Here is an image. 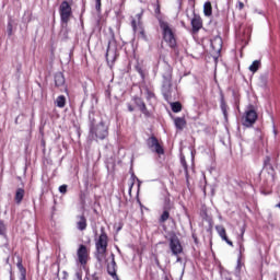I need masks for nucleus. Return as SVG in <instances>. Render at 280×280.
<instances>
[{
	"label": "nucleus",
	"instance_id": "1",
	"mask_svg": "<svg viewBox=\"0 0 280 280\" xmlns=\"http://www.w3.org/2000/svg\"><path fill=\"white\" fill-rule=\"evenodd\" d=\"M159 24H160V30H162L163 40L166 43V45H168L171 49H174L176 51L178 47L176 33L174 32L172 26H170V23H167L166 21L160 20Z\"/></svg>",
	"mask_w": 280,
	"mask_h": 280
},
{
	"label": "nucleus",
	"instance_id": "2",
	"mask_svg": "<svg viewBox=\"0 0 280 280\" xmlns=\"http://www.w3.org/2000/svg\"><path fill=\"white\" fill-rule=\"evenodd\" d=\"M96 248V259L97 261H102L104 257H106V253H108V234H106V228H101V234L95 242Z\"/></svg>",
	"mask_w": 280,
	"mask_h": 280
},
{
	"label": "nucleus",
	"instance_id": "3",
	"mask_svg": "<svg viewBox=\"0 0 280 280\" xmlns=\"http://www.w3.org/2000/svg\"><path fill=\"white\" fill-rule=\"evenodd\" d=\"M257 119H259V114H257V106L254 104L247 105L242 116V125L245 128H253V126L257 124Z\"/></svg>",
	"mask_w": 280,
	"mask_h": 280
},
{
	"label": "nucleus",
	"instance_id": "4",
	"mask_svg": "<svg viewBox=\"0 0 280 280\" xmlns=\"http://www.w3.org/2000/svg\"><path fill=\"white\" fill-rule=\"evenodd\" d=\"M90 133L92 137H94L96 140L100 139L101 141H104L106 137H108V126L104 124V121H101L100 125H95V118L90 116Z\"/></svg>",
	"mask_w": 280,
	"mask_h": 280
},
{
	"label": "nucleus",
	"instance_id": "5",
	"mask_svg": "<svg viewBox=\"0 0 280 280\" xmlns=\"http://www.w3.org/2000/svg\"><path fill=\"white\" fill-rule=\"evenodd\" d=\"M172 73H173L172 67L166 66L162 74V78H163L162 89H163V95L165 100H170V97H172Z\"/></svg>",
	"mask_w": 280,
	"mask_h": 280
},
{
	"label": "nucleus",
	"instance_id": "6",
	"mask_svg": "<svg viewBox=\"0 0 280 280\" xmlns=\"http://www.w3.org/2000/svg\"><path fill=\"white\" fill-rule=\"evenodd\" d=\"M165 238L168 241V246L172 255L178 257L183 253V244H180V238L176 235V232H170Z\"/></svg>",
	"mask_w": 280,
	"mask_h": 280
},
{
	"label": "nucleus",
	"instance_id": "7",
	"mask_svg": "<svg viewBox=\"0 0 280 280\" xmlns=\"http://www.w3.org/2000/svg\"><path fill=\"white\" fill-rule=\"evenodd\" d=\"M60 21L62 26H68L71 21V16H73V9H71V4L65 0L61 2L59 7Z\"/></svg>",
	"mask_w": 280,
	"mask_h": 280
},
{
	"label": "nucleus",
	"instance_id": "8",
	"mask_svg": "<svg viewBox=\"0 0 280 280\" xmlns=\"http://www.w3.org/2000/svg\"><path fill=\"white\" fill-rule=\"evenodd\" d=\"M141 19H143V13L136 14V19L132 18L131 20V27L135 34H138L142 40H148V35H145V28H143Z\"/></svg>",
	"mask_w": 280,
	"mask_h": 280
},
{
	"label": "nucleus",
	"instance_id": "9",
	"mask_svg": "<svg viewBox=\"0 0 280 280\" xmlns=\"http://www.w3.org/2000/svg\"><path fill=\"white\" fill-rule=\"evenodd\" d=\"M77 261L82 266V268H86V264H89L91 259V250L86 245L81 244L77 249Z\"/></svg>",
	"mask_w": 280,
	"mask_h": 280
},
{
	"label": "nucleus",
	"instance_id": "10",
	"mask_svg": "<svg viewBox=\"0 0 280 280\" xmlns=\"http://www.w3.org/2000/svg\"><path fill=\"white\" fill-rule=\"evenodd\" d=\"M147 145L149 150L156 152L159 155L165 154V149H163V145H161V142H159L156 136L149 137L147 140Z\"/></svg>",
	"mask_w": 280,
	"mask_h": 280
},
{
	"label": "nucleus",
	"instance_id": "11",
	"mask_svg": "<svg viewBox=\"0 0 280 280\" xmlns=\"http://www.w3.org/2000/svg\"><path fill=\"white\" fill-rule=\"evenodd\" d=\"M112 43L115 44V36H113V38L108 40V46H107L105 57H106V60H110L112 62H115L117 60V56L119 55L117 54V46H114V48L110 47Z\"/></svg>",
	"mask_w": 280,
	"mask_h": 280
},
{
	"label": "nucleus",
	"instance_id": "12",
	"mask_svg": "<svg viewBox=\"0 0 280 280\" xmlns=\"http://www.w3.org/2000/svg\"><path fill=\"white\" fill-rule=\"evenodd\" d=\"M190 25H191V33L192 34H198V32L201 31L203 22H202V18L196 13H194V16L190 21Z\"/></svg>",
	"mask_w": 280,
	"mask_h": 280
},
{
	"label": "nucleus",
	"instance_id": "13",
	"mask_svg": "<svg viewBox=\"0 0 280 280\" xmlns=\"http://www.w3.org/2000/svg\"><path fill=\"white\" fill-rule=\"evenodd\" d=\"M133 102L136 106H138L139 110L144 115V117H151L152 114H150V110H148V106L145 105V102H143V98L136 96L133 98Z\"/></svg>",
	"mask_w": 280,
	"mask_h": 280
},
{
	"label": "nucleus",
	"instance_id": "14",
	"mask_svg": "<svg viewBox=\"0 0 280 280\" xmlns=\"http://www.w3.org/2000/svg\"><path fill=\"white\" fill-rule=\"evenodd\" d=\"M215 231L218 235L221 237V240H223V242H226L229 246L233 247V242L229 240V236L226 235V229L223 225H217Z\"/></svg>",
	"mask_w": 280,
	"mask_h": 280
},
{
	"label": "nucleus",
	"instance_id": "15",
	"mask_svg": "<svg viewBox=\"0 0 280 280\" xmlns=\"http://www.w3.org/2000/svg\"><path fill=\"white\" fill-rule=\"evenodd\" d=\"M107 272L114 279L117 277V262L115 261V254H112V261L107 265Z\"/></svg>",
	"mask_w": 280,
	"mask_h": 280
},
{
	"label": "nucleus",
	"instance_id": "16",
	"mask_svg": "<svg viewBox=\"0 0 280 280\" xmlns=\"http://www.w3.org/2000/svg\"><path fill=\"white\" fill-rule=\"evenodd\" d=\"M86 226H89V223L86 221V217L84 214L77 217V229L78 231H86Z\"/></svg>",
	"mask_w": 280,
	"mask_h": 280
},
{
	"label": "nucleus",
	"instance_id": "17",
	"mask_svg": "<svg viewBox=\"0 0 280 280\" xmlns=\"http://www.w3.org/2000/svg\"><path fill=\"white\" fill-rule=\"evenodd\" d=\"M220 108L222 110L225 121H229V105L226 104V101L224 100V95H221Z\"/></svg>",
	"mask_w": 280,
	"mask_h": 280
},
{
	"label": "nucleus",
	"instance_id": "18",
	"mask_svg": "<svg viewBox=\"0 0 280 280\" xmlns=\"http://www.w3.org/2000/svg\"><path fill=\"white\" fill-rule=\"evenodd\" d=\"M18 270L20 272V280H27V269L23 267V259L18 260Z\"/></svg>",
	"mask_w": 280,
	"mask_h": 280
},
{
	"label": "nucleus",
	"instance_id": "19",
	"mask_svg": "<svg viewBox=\"0 0 280 280\" xmlns=\"http://www.w3.org/2000/svg\"><path fill=\"white\" fill-rule=\"evenodd\" d=\"M65 74L62 72H57L55 74V86H57V89H60V86H65Z\"/></svg>",
	"mask_w": 280,
	"mask_h": 280
},
{
	"label": "nucleus",
	"instance_id": "20",
	"mask_svg": "<svg viewBox=\"0 0 280 280\" xmlns=\"http://www.w3.org/2000/svg\"><path fill=\"white\" fill-rule=\"evenodd\" d=\"M174 124L177 130H184L185 126H187V120H185V117H177L174 119Z\"/></svg>",
	"mask_w": 280,
	"mask_h": 280
},
{
	"label": "nucleus",
	"instance_id": "21",
	"mask_svg": "<svg viewBox=\"0 0 280 280\" xmlns=\"http://www.w3.org/2000/svg\"><path fill=\"white\" fill-rule=\"evenodd\" d=\"M23 198H25V189L18 188L14 197L16 205H21V202H23Z\"/></svg>",
	"mask_w": 280,
	"mask_h": 280
},
{
	"label": "nucleus",
	"instance_id": "22",
	"mask_svg": "<svg viewBox=\"0 0 280 280\" xmlns=\"http://www.w3.org/2000/svg\"><path fill=\"white\" fill-rule=\"evenodd\" d=\"M211 47L214 51H220L222 49V37H214L211 40Z\"/></svg>",
	"mask_w": 280,
	"mask_h": 280
},
{
	"label": "nucleus",
	"instance_id": "23",
	"mask_svg": "<svg viewBox=\"0 0 280 280\" xmlns=\"http://www.w3.org/2000/svg\"><path fill=\"white\" fill-rule=\"evenodd\" d=\"M55 106H57V108H65L67 106V96L59 95L55 101Z\"/></svg>",
	"mask_w": 280,
	"mask_h": 280
},
{
	"label": "nucleus",
	"instance_id": "24",
	"mask_svg": "<svg viewBox=\"0 0 280 280\" xmlns=\"http://www.w3.org/2000/svg\"><path fill=\"white\" fill-rule=\"evenodd\" d=\"M203 14H205V16H212L213 7L211 5V1L205 2V4H203Z\"/></svg>",
	"mask_w": 280,
	"mask_h": 280
},
{
	"label": "nucleus",
	"instance_id": "25",
	"mask_svg": "<svg viewBox=\"0 0 280 280\" xmlns=\"http://www.w3.org/2000/svg\"><path fill=\"white\" fill-rule=\"evenodd\" d=\"M144 95H145L147 102H150V100H154L156 97V94H154V90L148 86L144 88Z\"/></svg>",
	"mask_w": 280,
	"mask_h": 280
},
{
	"label": "nucleus",
	"instance_id": "26",
	"mask_svg": "<svg viewBox=\"0 0 280 280\" xmlns=\"http://www.w3.org/2000/svg\"><path fill=\"white\" fill-rule=\"evenodd\" d=\"M260 67H261V60H254L253 63L249 66V71L252 73H257Z\"/></svg>",
	"mask_w": 280,
	"mask_h": 280
},
{
	"label": "nucleus",
	"instance_id": "27",
	"mask_svg": "<svg viewBox=\"0 0 280 280\" xmlns=\"http://www.w3.org/2000/svg\"><path fill=\"white\" fill-rule=\"evenodd\" d=\"M171 108L173 113H180V110H183V104H180V102H174L171 104Z\"/></svg>",
	"mask_w": 280,
	"mask_h": 280
},
{
	"label": "nucleus",
	"instance_id": "28",
	"mask_svg": "<svg viewBox=\"0 0 280 280\" xmlns=\"http://www.w3.org/2000/svg\"><path fill=\"white\" fill-rule=\"evenodd\" d=\"M0 235L5 237L8 235V226L3 220H0Z\"/></svg>",
	"mask_w": 280,
	"mask_h": 280
},
{
	"label": "nucleus",
	"instance_id": "29",
	"mask_svg": "<svg viewBox=\"0 0 280 280\" xmlns=\"http://www.w3.org/2000/svg\"><path fill=\"white\" fill-rule=\"evenodd\" d=\"M168 218H170V211L164 210L159 219L160 224H164V222H167Z\"/></svg>",
	"mask_w": 280,
	"mask_h": 280
},
{
	"label": "nucleus",
	"instance_id": "30",
	"mask_svg": "<svg viewBox=\"0 0 280 280\" xmlns=\"http://www.w3.org/2000/svg\"><path fill=\"white\" fill-rule=\"evenodd\" d=\"M7 34H8V36H12V34H13V25H12V22H9V23H8V26H7Z\"/></svg>",
	"mask_w": 280,
	"mask_h": 280
},
{
	"label": "nucleus",
	"instance_id": "31",
	"mask_svg": "<svg viewBox=\"0 0 280 280\" xmlns=\"http://www.w3.org/2000/svg\"><path fill=\"white\" fill-rule=\"evenodd\" d=\"M270 156H266L265 158V160H264V167H268V165H269V167H271V170H272V164H270Z\"/></svg>",
	"mask_w": 280,
	"mask_h": 280
},
{
	"label": "nucleus",
	"instance_id": "32",
	"mask_svg": "<svg viewBox=\"0 0 280 280\" xmlns=\"http://www.w3.org/2000/svg\"><path fill=\"white\" fill-rule=\"evenodd\" d=\"M237 244H238V248H240V254L244 255V253L246 252V248L244 247V243L237 242Z\"/></svg>",
	"mask_w": 280,
	"mask_h": 280
},
{
	"label": "nucleus",
	"instance_id": "33",
	"mask_svg": "<svg viewBox=\"0 0 280 280\" xmlns=\"http://www.w3.org/2000/svg\"><path fill=\"white\" fill-rule=\"evenodd\" d=\"M136 71L141 75V78H145V72H143V69L141 67H137Z\"/></svg>",
	"mask_w": 280,
	"mask_h": 280
},
{
	"label": "nucleus",
	"instance_id": "34",
	"mask_svg": "<svg viewBox=\"0 0 280 280\" xmlns=\"http://www.w3.org/2000/svg\"><path fill=\"white\" fill-rule=\"evenodd\" d=\"M180 163L183 165V168L185 170V172L187 173L188 172V167H187V161L185 159H182L180 160Z\"/></svg>",
	"mask_w": 280,
	"mask_h": 280
},
{
	"label": "nucleus",
	"instance_id": "35",
	"mask_svg": "<svg viewBox=\"0 0 280 280\" xmlns=\"http://www.w3.org/2000/svg\"><path fill=\"white\" fill-rule=\"evenodd\" d=\"M67 185H61L60 187H59V191H60V194H67Z\"/></svg>",
	"mask_w": 280,
	"mask_h": 280
},
{
	"label": "nucleus",
	"instance_id": "36",
	"mask_svg": "<svg viewBox=\"0 0 280 280\" xmlns=\"http://www.w3.org/2000/svg\"><path fill=\"white\" fill-rule=\"evenodd\" d=\"M96 1V10L100 12L102 10V0H95Z\"/></svg>",
	"mask_w": 280,
	"mask_h": 280
},
{
	"label": "nucleus",
	"instance_id": "37",
	"mask_svg": "<svg viewBox=\"0 0 280 280\" xmlns=\"http://www.w3.org/2000/svg\"><path fill=\"white\" fill-rule=\"evenodd\" d=\"M244 233H245V230L242 229L241 238L238 241V242H242V244H244Z\"/></svg>",
	"mask_w": 280,
	"mask_h": 280
},
{
	"label": "nucleus",
	"instance_id": "38",
	"mask_svg": "<svg viewBox=\"0 0 280 280\" xmlns=\"http://www.w3.org/2000/svg\"><path fill=\"white\" fill-rule=\"evenodd\" d=\"M237 8L238 10H244V2H238Z\"/></svg>",
	"mask_w": 280,
	"mask_h": 280
},
{
	"label": "nucleus",
	"instance_id": "39",
	"mask_svg": "<svg viewBox=\"0 0 280 280\" xmlns=\"http://www.w3.org/2000/svg\"><path fill=\"white\" fill-rule=\"evenodd\" d=\"M128 112L129 113H133L135 112V107L132 105H128Z\"/></svg>",
	"mask_w": 280,
	"mask_h": 280
},
{
	"label": "nucleus",
	"instance_id": "40",
	"mask_svg": "<svg viewBox=\"0 0 280 280\" xmlns=\"http://www.w3.org/2000/svg\"><path fill=\"white\" fill-rule=\"evenodd\" d=\"M92 279L93 280H100V276H97V273L95 272V273L92 275Z\"/></svg>",
	"mask_w": 280,
	"mask_h": 280
},
{
	"label": "nucleus",
	"instance_id": "41",
	"mask_svg": "<svg viewBox=\"0 0 280 280\" xmlns=\"http://www.w3.org/2000/svg\"><path fill=\"white\" fill-rule=\"evenodd\" d=\"M62 275H63V279H69V272L62 271Z\"/></svg>",
	"mask_w": 280,
	"mask_h": 280
},
{
	"label": "nucleus",
	"instance_id": "42",
	"mask_svg": "<svg viewBox=\"0 0 280 280\" xmlns=\"http://www.w3.org/2000/svg\"><path fill=\"white\" fill-rule=\"evenodd\" d=\"M84 198H85V195H84V194H81V195H80L81 202H84Z\"/></svg>",
	"mask_w": 280,
	"mask_h": 280
},
{
	"label": "nucleus",
	"instance_id": "43",
	"mask_svg": "<svg viewBox=\"0 0 280 280\" xmlns=\"http://www.w3.org/2000/svg\"><path fill=\"white\" fill-rule=\"evenodd\" d=\"M77 278H78V280H82V273L77 272Z\"/></svg>",
	"mask_w": 280,
	"mask_h": 280
},
{
	"label": "nucleus",
	"instance_id": "44",
	"mask_svg": "<svg viewBox=\"0 0 280 280\" xmlns=\"http://www.w3.org/2000/svg\"><path fill=\"white\" fill-rule=\"evenodd\" d=\"M156 266H161V261H159V258H155Z\"/></svg>",
	"mask_w": 280,
	"mask_h": 280
},
{
	"label": "nucleus",
	"instance_id": "45",
	"mask_svg": "<svg viewBox=\"0 0 280 280\" xmlns=\"http://www.w3.org/2000/svg\"><path fill=\"white\" fill-rule=\"evenodd\" d=\"M155 12H161V7L160 5H158V8L155 9Z\"/></svg>",
	"mask_w": 280,
	"mask_h": 280
},
{
	"label": "nucleus",
	"instance_id": "46",
	"mask_svg": "<svg viewBox=\"0 0 280 280\" xmlns=\"http://www.w3.org/2000/svg\"><path fill=\"white\" fill-rule=\"evenodd\" d=\"M164 280H170V277H167V276H164Z\"/></svg>",
	"mask_w": 280,
	"mask_h": 280
}]
</instances>
